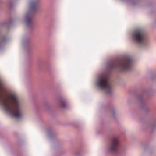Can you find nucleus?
<instances>
[{
    "label": "nucleus",
    "instance_id": "obj_1",
    "mask_svg": "<svg viewBox=\"0 0 156 156\" xmlns=\"http://www.w3.org/2000/svg\"><path fill=\"white\" fill-rule=\"evenodd\" d=\"M0 103L5 112L15 118L23 115V105L16 94L8 88L0 80Z\"/></svg>",
    "mask_w": 156,
    "mask_h": 156
},
{
    "label": "nucleus",
    "instance_id": "obj_2",
    "mask_svg": "<svg viewBox=\"0 0 156 156\" xmlns=\"http://www.w3.org/2000/svg\"><path fill=\"white\" fill-rule=\"evenodd\" d=\"M95 84L100 90H105L108 94H111L113 91L108 77L105 73H101L98 76Z\"/></svg>",
    "mask_w": 156,
    "mask_h": 156
},
{
    "label": "nucleus",
    "instance_id": "obj_3",
    "mask_svg": "<svg viewBox=\"0 0 156 156\" xmlns=\"http://www.w3.org/2000/svg\"><path fill=\"white\" fill-rule=\"evenodd\" d=\"M133 61L129 57H125L116 63L111 65L110 69H117L121 71L129 72L132 69Z\"/></svg>",
    "mask_w": 156,
    "mask_h": 156
},
{
    "label": "nucleus",
    "instance_id": "obj_4",
    "mask_svg": "<svg viewBox=\"0 0 156 156\" xmlns=\"http://www.w3.org/2000/svg\"><path fill=\"white\" fill-rule=\"evenodd\" d=\"M37 1L36 0H30L29 4V11L25 16L23 17V20L26 25L29 26L32 23V19L33 12L36 9V5Z\"/></svg>",
    "mask_w": 156,
    "mask_h": 156
},
{
    "label": "nucleus",
    "instance_id": "obj_5",
    "mask_svg": "<svg viewBox=\"0 0 156 156\" xmlns=\"http://www.w3.org/2000/svg\"><path fill=\"white\" fill-rule=\"evenodd\" d=\"M133 40L140 45H144L146 43V37L143 32L140 29L134 31L132 34Z\"/></svg>",
    "mask_w": 156,
    "mask_h": 156
},
{
    "label": "nucleus",
    "instance_id": "obj_6",
    "mask_svg": "<svg viewBox=\"0 0 156 156\" xmlns=\"http://www.w3.org/2000/svg\"><path fill=\"white\" fill-rule=\"evenodd\" d=\"M119 145L118 138L116 137H114L112 139L111 146L108 148V150L112 152L116 151L118 149Z\"/></svg>",
    "mask_w": 156,
    "mask_h": 156
},
{
    "label": "nucleus",
    "instance_id": "obj_7",
    "mask_svg": "<svg viewBox=\"0 0 156 156\" xmlns=\"http://www.w3.org/2000/svg\"><path fill=\"white\" fill-rule=\"evenodd\" d=\"M128 2L132 5H136L137 1L136 0H128Z\"/></svg>",
    "mask_w": 156,
    "mask_h": 156
},
{
    "label": "nucleus",
    "instance_id": "obj_8",
    "mask_svg": "<svg viewBox=\"0 0 156 156\" xmlns=\"http://www.w3.org/2000/svg\"><path fill=\"white\" fill-rule=\"evenodd\" d=\"M61 105L62 108H65L66 107V105L65 102L64 101H62L61 102Z\"/></svg>",
    "mask_w": 156,
    "mask_h": 156
}]
</instances>
